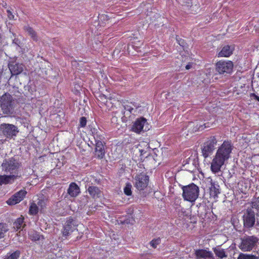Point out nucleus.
Returning <instances> with one entry per match:
<instances>
[{
    "label": "nucleus",
    "mask_w": 259,
    "mask_h": 259,
    "mask_svg": "<svg viewBox=\"0 0 259 259\" xmlns=\"http://www.w3.org/2000/svg\"><path fill=\"white\" fill-rule=\"evenodd\" d=\"M238 187L239 191L244 194H245L249 189L248 183L244 180L240 181L238 183Z\"/></svg>",
    "instance_id": "b1692460"
},
{
    "label": "nucleus",
    "mask_w": 259,
    "mask_h": 259,
    "mask_svg": "<svg viewBox=\"0 0 259 259\" xmlns=\"http://www.w3.org/2000/svg\"><path fill=\"white\" fill-rule=\"evenodd\" d=\"M161 242V240L160 238H158L157 239H154L152 240L150 242V244L151 246H152L153 248H156L157 247V246Z\"/></svg>",
    "instance_id": "72a5a7b5"
},
{
    "label": "nucleus",
    "mask_w": 259,
    "mask_h": 259,
    "mask_svg": "<svg viewBox=\"0 0 259 259\" xmlns=\"http://www.w3.org/2000/svg\"><path fill=\"white\" fill-rule=\"evenodd\" d=\"M194 7L195 8L196 10H195L194 12L192 10H191V12L192 14H195L196 13H198V11L199 9V6L198 5H195Z\"/></svg>",
    "instance_id": "a19ab883"
},
{
    "label": "nucleus",
    "mask_w": 259,
    "mask_h": 259,
    "mask_svg": "<svg viewBox=\"0 0 259 259\" xmlns=\"http://www.w3.org/2000/svg\"><path fill=\"white\" fill-rule=\"evenodd\" d=\"M192 65H193V63H191V62L188 63V64H187L186 66H185L186 69L189 70V69H191L192 67Z\"/></svg>",
    "instance_id": "79ce46f5"
},
{
    "label": "nucleus",
    "mask_w": 259,
    "mask_h": 259,
    "mask_svg": "<svg viewBox=\"0 0 259 259\" xmlns=\"http://www.w3.org/2000/svg\"><path fill=\"white\" fill-rule=\"evenodd\" d=\"M25 226V224H24L23 217H20L18 218L13 224L14 229L16 231H18L19 230H22Z\"/></svg>",
    "instance_id": "aec40b11"
},
{
    "label": "nucleus",
    "mask_w": 259,
    "mask_h": 259,
    "mask_svg": "<svg viewBox=\"0 0 259 259\" xmlns=\"http://www.w3.org/2000/svg\"><path fill=\"white\" fill-rule=\"evenodd\" d=\"M15 178V175L0 176V185L11 183L14 181Z\"/></svg>",
    "instance_id": "6ab92c4d"
},
{
    "label": "nucleus",
    "mask_w": 259,
    "mask_h": 259,
    "mask_svg": "<svg viewBox=\"0 0 259 259\" xmlns=\"http://www.w3.org/2000/svg\"><path fill=\"white\" fill-rule=\"evenodd\" d=\"M258 239L255 236H245L241 238V242L238 247L244 252L250 251L256 245Z\"/></svg>",
    "instance_id": "423d86ee"
},
{
    "label": "nucleus",
    "mask_w": 259,
    "mask_h": 259,
    "mask_svg": "<svg viewBox=\"0 0 259 259\" xmlns=\"http://www.w3.org/2000/svg\"><path fill=\"white\" fill-rule=\"evenodd\" d=\"M7 15L10 20H14L15 16L10 10H7Z\"/></svg>",
    "instance_id": "58836bf2"
},
{
    "label": "nucleus",
    "mask_w": 259,
    "mask_h": 259,
    "mask_svg": "<svg viewBox=\"0 0 259 259\" xmlns=\"http://www.w3.org/2000/svg\"><path fill=\"white\" fill-rule=\"evenodd\" d=\"M89 111L83 109L85 116H82V127H84L88 124L87 129L84 132L86 134L83 136V140L85 144L92 149L95 147L94 156L97 159L102 160L105 158V143L104 142V137L97 132L95 127L96 123L93 120V118H89V113L91 115V110L88 107Z\"/></svg>",
    "instance_id": "f257e3e1"
},
{
    "label": "nucleus",
    "mask_w": 259,
    "mask_h": 259,
    "mask_svg": "<svg viewBox=\"0 0 259 259\" xmlns=\"http://www.w3.org/2000/svg\"><path fill=\"white\" fill-rule=\"evenodd\" d=\"M132 185L130 183L126 184L125 187L123 189L124 193L127 196H131L132 194Z\"/></svg>",
    "instance_id": "c756f323"
},
{
    "label": "nucleus",
    "mask_w": 259,
    "mask_h": 259,
    "mask_svg": "<svg viewBox=\"0 0 259 259\" xmlns=\"http://www.w3.org/2000/svg\"><path fill=\"white\" fill-rule=\"evenodd\" d=\"M212 249L215 255L220 258H223L227 256L224 249H221L218 247H213Z\"/></svg>",
    "instance_id": "393cba45"
},
{
    "label": "nucleus",
    "mask_w": 259,
    "mask_h": 259,
    "mask_svg": "<svg viewBox=\"0 0 259 259\" xmlns=\"http://www.w3.org/2000/svg\"><path fill=\"white\" fill-rule=\"evenodd\" d=\"M214 66L215 74L226 76L233 72L234 64L230 60H220L215 63Z\"/></svg>",
    "instance_id": "20e7f679"
},
{
    "label": "nucleus",
    "mask_w": 259,
    "mask_h": 259,
    "mask_svg": "<svg viewBox=\"0 0 259 259\" xmlns=\"http://www.w3.org/2000/svg\"><path fill=\"white\" fill-rule=\"evenodd\" d=\"M131 104H133V105L136 108H138L139 106L137 105L136 103H131L128 104H125L123 106V109L121 110V115L122 116H125V111H128L130 114L132 113L133 110H134L133 107L131 105Z\"/></svg>",
    "instance_id": "5701e85b"
},
{
    "label": "nucleus",
    "mask_w": 259,
    "mask_h": 259,
    "mask_svg": "<svg viewBox=\"0 0 259 259\" xmlns=\"http://www.w3.org/2000/svg\"><path fill=\"white\" fill-rule=\"evenodd\" d=\"M0 131L2 134L8 138L15 137L19 131L17 126L13 124L3 123L1 125Z\"/></svg>",
    "instance_id": "6e6552de"
},
{
    "label": "nucleus",
    "mask_w": 259,
    "mask_h": 259,
    "mask_svg": "<svg viewBox=\"0 0 259 259\" xmlns=\"http://www.w3.org/2000/svg\"><path fill=\"white\" fill-rule=\"evenodd\" d=\"M46 205V200L45 199H38L37 203L33 202L31 203L29 207V213L31 214L35 215L37 213L38 210H41Z\"/></svg>",
    "instance_id": "ddd939ff"
},
{
    "label": "nucleus",
    "mask_w": 259,
    "mask_h": 259,
    "mask_svg": "<svg viewBox=\"0 0 259 259\" xmlns=\"http://www.w3.org/2000/svg\"><path fill=\"white\" fill-rule=\"evenodd\" d=\"M212 125V123L207 122L206 123H204L202 125H199L198 127L197 128L198 131H202L206 128H208L210 127Z\"/></svg>",
    "instance_id": "f704fd0d"
},
{
    "label": "nucleus",
    "mask_w": 259,
    "mask_h": 259,
    "mask_svg": "<svg viewBox=\"0 0 259 259\" xmlns=\"http://www.w3.org/2000/svg\"><path fill=\"white\" fill-rule=\"evenodd\" d=\"M176 40L180 46H181L183 48L185 47V45H186V42L183 39L179 37L178 35H177L176 36Z\"/></svg>",
    "instance_id": "c9c22d12"
},
{
    "label": "nucleus",
    "mask_w": 259,
    "mask_h": 259,
    "mask_svg": "<svg viewBox=\"0 0 259 259\" xmlns=\"http://www.w3.org/2000/svg\"><path fill=\"white\" fill-rule=\"evenodd\" d=\"M243 219L245 227L250 228L253 227L255 222L254 211L251 209H247L243 215Z\"/></svg>",
    "instance_id": "9b49d317"
},
{
    "label": "nucleus",
    "mask_w": 259,
    "mask_h": 259,
    "mask_svg": "<svg viewBox=\"0 0 259 259\" xmlns=\"http://www.w3.org/2000/svg\"><path fill=\"white\" fill-rule=\"evenodd\" d=\"M3 170L7 174L15 175L18 171L19 164L16 160L13 158L5 160L2 164Z\"/></svg>",
    "instance_id": "0eeeda50"
},
{
    "label": "nucleus",
    "mask_w": 259,
    "mask_h": 259,
    "mask_svg": "<svg viewBox=\"0 0 259 259\" xmlns=\"http://www.w3.org/2000/svg\"><path fill=\"white\" fill-rule=\"evenodd\" d=\"M1 102V108L4 114H8L12 113V97L9 94L3 96Z\"/></svg>",
    "instance_id": "9d476101"
},
{
    "label": "nucleus",
    "mask_w": 259,
    "mask_h": 259,
    "mask_svg": "<svg viewBox=\"0 0 259 259\" xmlns=\"http://www.w3.org/2000/svg\"><path fill=\"white\" fill-rule=\"evenodd\" d=\"M25 29L26 31L27 32V33L31 37V38L34 40L36 41L37 40V37L36 32L33 30V29L32 28H31L29 26H26L25 27Z\"/></svg>",
    "instance_id": "bb28decb"
},
{
    "label": "nucleus",
    "mask_w": 259,
    "mask_h": 259,
    "mask_svg": "<svg viewBox=\"0 0 259 259\" xmlns=\"http://www.w3.org/2000/svg\"><path fill=\"white\" fill-rule=\"evenodd\" d=\"M9 68L12 75H17L21 73L23 70V66L16 62H11Z\"/></svg>",
    "instance_id": "f3484780"
},
{
    "label": "nucleus",
    "mask_w": 259,
    "mask_h": 259,
    "mask_svg": "<svg viewBox=\"0 0 259 259\" xmlns=\"http://www.w3.org/2000/svg\"><path fill=\"white\" fill-rule=\"evenodd\" d=\"M237 259H259V257L253 254L240 253Z\"/></svg>",
    "instance_id": "a878e982"
},
{
    "label": "nucleus",
    "mask_w": 259,
    "mask_h": 259,
    "mask_svg": "<svg viewBox=\"0 0 259 259\" xmlns=\"http://www.w3.org/2000/svg\"><path fill=\"white\" fill-rule=\"evenodd\" d=\"M81 90V86L79 82L76 83L74 84L72 88V92L76 95H80V91Z\"/></svg>",
    "instance_id": "2f4dec72"
},
{
    "label": "nucleus",
    "mask_w": 259,
    "mask_h": 259,
    "mask_svg": "<svg viewBox=\"0 0 259 259\" xmlns=\"http://www.w3.org/2000/svg\"><path fill=\"white\" fill-rule=\"evenodd\" d=\"M182 189V196L185 200L193 202L198 198L199 189L198 187L194 183L184 186Z\"/></svg>",
    "instance_id": "39448f33"
},
{
    "label": "nucleus",
    "mask_w": 259,
    "mask_h": 259,
    "mask_svg": "<svg viewBox=\"0 0 259 259\" xmlns=\"http://www.w3.org/2000/svg\"><path fill=\"white\" fill-rule=\"evenodd\" d=\"M195 255L197 259H215L213 253L210 251L204 249H199L195 251Z\"/></svg>",
    "instance_id": "2eb2a0df"
},
{
    "label": "nucleus",
    "mask_w": 259,
    "mask_h": 259,
    "mask_svg": "<svg viewBox=\"0 0 259 259\" xmlns=\"http://www.w3.org/2000/svg\"><path fill=\"white\" fill-rule=\"evenodd\" d=\"M233 145L230 140H225L218 148L210 163V170L213 174L221 171L222 167L231 156Z\"/></svg>",
    "instance_id": "f03ea898"
},
{
    "label": "nucleus",
    "mask_w": 259,
    "mask_h": 259,
    "mask_svg": "<svg viewBox=\"0 0 259 259\" xmlns=\"http://www.w3.org/2000/svg\"><path fill=\"white\" fill-rule=\"evenodd\" d=\"M135 181V187L138 190H144L148 185L149 177L143 173H140L136 176Z\"/></svg>",
    "instance_id": "1a4fd4ad"
},
{
    "label": "nucleus",
    "mask_w": 259,
    "mask_h": 259,
    "mask_svg": "<svg viewBox=\"0 0 259 259\" xmlns=\"http://www.w3.org/2000/svg\"><path fill=\"white\" fill-rule=\"evenodd\" d=\"M88 190L89 194L94 198H98L100 197L101 192L98 187L95 186H90Z\"/></svg>",
    "instance_id": "4be33fe9"
},
{
    "label": "nucleus",
    "mask_w": 259,
    "mask_h": 259,
    "mask_svg": "<svg viewBox=\"0 0 259 259\" xmlns=\"http://www.w3.org/2000/svg\"><path fill=\"white\" fill-rule=\"evenodd\" d=\"M252 206L253 208H256V209H259V197L255 198L252 202Z\"/></svg>",
    "instance_id": "e433bc0d"
},
{
    "label": "nucleus",
    "mask_w": 259,
    "mask_h": 259,
    "mask_svg": "<svg viewBox=\"0 0 259 259\" xmlns=\"http://www.w3.org/2000/svg\"><path fill=\"white\" fill-rule=\"evenodd\" d=\"M90 259H94V258H90Z\"/></svg>",
    "instance_id": "c03bdc74"
},
{
    "label": "nucleus",
    "mask_w": 259,
    "mask_h": 259,
    "mask_svg": "<svg viewBox=\"0 0 259 259\" xmlns=\"http://www.w3.org/2000/svg\"><path fill=\"white\" fill-rule=\"evenodd\" d=\"M249 96L250 98H253L254 99L259 102V97L256 95L254 93H250Z\"/></svg>",
    "instance_id": "ea45409f"
},
{
    "label": "nucleus",
    "mask_w": 259,
    "mask_h": 259,
    "mask_svg": "<svg viewBox=\"0 0 259 259\" xmlns=\"http://www.w3.org/2000/svg\"><path fill=\"white\" fill-rule=\"evenodd\" d=\"M220 193L219 189L216 187L214 184H212L210 187V195L215 198L218 197Z\"/></svg>",
    "instance_id": "cd10ccee"
},
{
    "label": "nucleus",
    "mask_w": 259,
    "mask_h": 259,
    "mask_svg": "<svg viewBox=\"0 0 259 259\" xmlns=\"http://www.w3.org/2000/svg\"><path fill=\"white\" fill-rule=\"evenodd\" d=\"M27 192L25 190H21L12 196L7 201V203L10 205H13L21 201Z\"/></svg>",
    "instance_id": "f8f14e48"
},
{
    "label": "nucleus",
    "mask_w": 259,
    "mask_h": 259,
    "mask_svg": "<svg viewBox=\"0 0 259 259\" xmlns=\"http://www.w3.org/2000/svg\"><path fill=\"white\" fill-rule=\"evenodd\" d=\"M20 256L19 251H15L7 256L5 259H17Z\"/></svg>",
    "instance_id": "473e14b6"
},
{
    "label": "nucleus",
    "mask_w": 259,
    "mask_h": 259,
    "mask_svg": "<svg viewBox=\"0 0 259 259\" xmlns=\"http://www.w3.org/2000/svg\"><path fill=\"white\" fill-rule=\"evenodd\" d=\"M75 221L73 220L69 219L65 223L63 230L62 231L63 235L67 236L69 235L76 229Z\"/></svg>",
    "instance_id": "dca6fc26"
},
{
    "label": "nucleus",
    "mask_w": 259,
    "mask_h": 259,
    "mask_svg": "<svg viewBox=\"0 0 259 259\" xmlns=\"http://www.w3.org/2000/svg\"><path fill=\"white\" fill-rule=\"evenodd\" d=\"M214 70L215 69L212 67L206 68L205 69L206 75L210 76L212 73H213Z\"/></svg>",
    "instance_id": "4c0bfd02"
},
{
    "label": "nucleus",
    "mask_w": 259,
    "mask_h": 259,
    "mask_svg": "<svg viewBox=\"0 0 259 259\" xmlns=\"http://www.w3.org/2000/svg\"><path fill=\"white\" fill-rule=\"evenodd\" d=\"M8 230V227L5 224L0 223V238L4 237L5 233Z\"/></svg>",
    "instance_id": "7c9ffc66"
},
{
    "label": "nucleus",
    "mask_w": 259,
    "mask_h": 259,
    "mask_svg": "<svg viewBox=\"0 0 259 259\" xmlns=\"http://www.w3.org/2000/svg\"><path fill=\"white\" fill-rule=\"evenodd\" d=\"M79 188L76 184L72 183L70 185V187L68 190V193L70 196L75 197L79 193Z\"/></svg>",
    "instance_id": "412c9836"
},
{
    "label": "nucleus",
    "mask_w": 259,
    "mask_h": 259,
    "mask_svg": "<svg viewBox=\"0 0 259 259\" xmlns=\"http://www.w3.org/2000/svg\"><path fill=\"white\" fill-rule=\"evenodd\" d=\"M29 236L32 240L34 241L39 240L41 237L40 235H39L37 232L33 230L29 232Z\"/></svg>",
    "instance_id": "c85d7f7f"
},
{
    "label": "nucleus",
    "mask_w": 259,
    "mask_h": 259,
    "mask_svg": "<svg viewBox=\"0 0 259 259\" xmlns=\"http://www.w3.org/2000/svg\"><path fill=\"white\" fill-rule=\"evenodd\" d=\"M147 121L145 118L143 117L138 118L134 122L132 130L135 133L139 134L144 130V127Z\"/></svg>",
    "instance_id": "4468645a"
},
{
    "label": "nucleus",
    "mask_w": 259,
    "mask_h": 259,
    "mask_svg": "<svg viewBox=\"0 0 259 259\" xmlns=\"http://www.w3.org/2000/svg\"><path fill=\"white\" fill-rule=\"evenodd\" d=\"M234 48L229 45L225 46L218 54V57H229L233 53Z\"/></svg>",
    "instance_id": "a211bd4d"
},
{
    "label": "nucleus",
    "mask_w": 259,
    "mask_h": 259,
    "mask_svg": "<svg viewBox=\"0 0 259 259\" xmlns=\"http://www.w3.org/2000/svg\"><path fill=\"white\" fill-rule=\"evenodd\" d=\"M80 123H81V118L79 119Z\"/></svg>",
    "instance_id": "37998d69"
},
{
    "label": "nucleus",
    "mask_w": 259,
    "mask_h": 259,
    "mask_svg": "<svg viewBox=\"0 0 259 259\" xmlns=\"http://www.w3.org/2000/svg\"><path fill=\"white\" fill-rule=\"evenodd\" d=\"M218 142V139L215 136H210L206 138L201 146L202 155L204 158H207L212 155L216 149Z\"/></svg>",
    "instance_id": "7ed1b4c3"
}]
</instances>
